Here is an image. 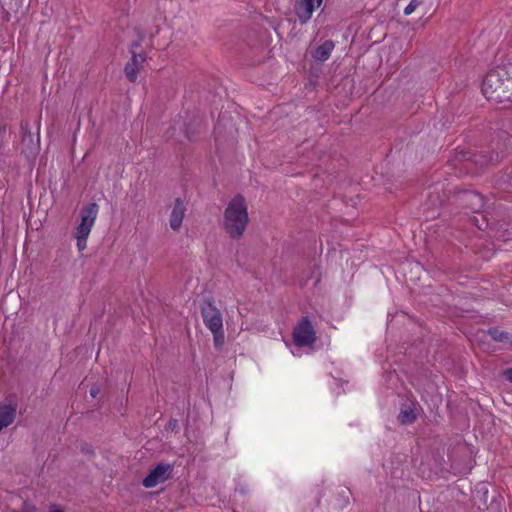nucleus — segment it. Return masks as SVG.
Returning <instances> with one entry per match:
<instances>
[{
  "mask_svg": "<svg viewBox=\"0 0 512 512\" xmlns=\"http://www.w3.org/2000/svg\"><path fill=\"white\" fill-rule=\"evenodd\" d=\"M481 90L488 101L503 105H512V77L504 67L490 70L484 77Z\"/></svg>",
  "mask_w": 512,
  "mask_h": 512,
  "instance_id": "f257e3e1",
  "label": "nucleus"
},
{
  "mask_svg": "<svg viewBox=\"0 0 512 512\" xmlns=\"http://www.w3.org/2000/svg\"><path fill=\"white\" fill-rule=\"evenodd\" d=\"M249 224L247 202L237 194L227 204L223 213V229L231 239H240Z\"/></svg>",
  "mask_w": 512,
  "mask_h": 512,
  "instance_id": "f03ea898",
  "label": "nucleus"
},
{
  "mask_svg": "<svg viewBox=\"0 0 512 512\" xmlns=\"http://www.w3.org/2000/svg\"><path fill=\"white\" fill-rule=\"evenodd\" d=\"M500 153L495 152L494 147L475 151L459 150L455 152L453 161L462 164L466 170H470L473 165L482 169L491 163L500 161Z\"/></svg>",
  "mask_w": 512,
  "mask_h": 512,
  "instance_id": "7ed1b4c3",
  "label": "nucleus"
},
{
  "mask_svg": "<svg viewBox=\"0 0 512 512\" xmlns=\"http://www.w3.org/2000/svg\"><path fill=\"white\" fill-rule=\"evenodd\" d=\"M98 210L99 206L95 202H92L81 209V222L75 231V238L77 240L76 245L79 251H83L87 246V238L95 223Z\"/></svg>",
  "mask_w": 512,
  "mask_h": 512,
  "instance_id": "20e7f679",
  "label": "nucleus"
},
{
  "mask_svg": "<svg viewBox=\"0 0 512 512\" xmlns=\"http://www.w3.org/2000/svg\"><path fill=\"white\" fill-rule=\"evenodd\" d=\"M293 342L298 347L311 346L316 341V332L308 316H304L293 329Z\"/></svg>",
  "mask_w": 512,
  "mask_h": 512,
  "instance_id": "39448f33",
  "label": "nucleus"
},
{
  "mask_svg": "<svg viewBox=\"0 0 512 512\" xmlns=\"http://www.w3.org/2000/svg\"><path fill=\"white\" fill-rule=\"evenodd\" d=\"M174 465L170 463H159L149 471L147 476L142 480L145 488H153L158 484L164 483L172 477Z\"/></svg>",
  "mask_w": 512,
  "mask_h": 512,
  "instance_id": "423d86ee",
  "label": "nucleus"
},
{
  "mask_svg": "<svg viewBox=\"0 0 512 512\" xmlns=\"http://www.w3.org/2000/svg\"><path fill=\"white\" fill-rule=\"evenodd\" d=\"M454 197L458 205L472 212H479L481 209L486 208L483 196L475 191L458 190L455 191Z\"/></svg>",
  "mask_w": 512,
  "mask_h": 512,
  "instance_id": "0eeeda50",
  "label": "nucleus"
},
{
  "mask_svg": "<svg viewBox=\"0 0 512 512\" xmlns=\"http://www.w3.org/2000/svg\"><path fill=\"white\" fill-rule=\"evenodd\" d=\"M201 316L205 326L209 330L216 331L223 327L222 314L209 299H205L201 304Z\"/></svg>",
  "mask_w": 512,
  "mask_h": 512,
  "instance_id": "6e6552de",
  "label": "nucleus"
},
{
  "mask_svg": "<svg viewBox=\"0 0 512 512\" xmlns=\"http://www.w3.org/2000/svg\"><path fill=\"white\" fill-rule=\"evenodd\" d=\"M131 58L124 67V73L126 78L134 83L137 81L139 70L143 67L146 61V53L143 51H131Z\"/></svg>",
  "mask_w": 512,
  "mask_h": 512,
  "instance_id": "1a4fd4ad",
  "label": "nucleus"
},
{
  "mask_svg": "<svg viewBox=\"0 0 512 512\" xmlns=\"http://www.w3.org/2000/svg\"><path fill=\"white\" fill-rule=\"evenodd\" d=\"M14 398V395H9L0 404V432L15 420L17 403L14 401Z\"/></svg>",
  "mask_w": 512,
  "mask_h": 512,
  "instance_id": "9d476101",
  "label": "nucleus"
},
{
  "mask_svg": "<svg viewBox=\"0 0 512 512\" xmlns=\"http://www.w3.org/2000/svg\"><path fill=\"white\" fill-rule=\"evenodd\" d=\"M323 0H299L295 12L301 24H306L312 17L316 7L322 4Z\"/></svg>",
  "mask_w": 512,
  "mask_h": 512,
  "instance_id": "9b49d317",
  "label": "nucleus"
},
{
  "mask_svg": "<svg viewBox=\"0 0 512 512\" xmlns=\"http://www.w3.org/2000/svg\"><path fill=\"white\" fill-rule=\"evenodd\" d=\"M476 215H474L471 220L473 224L480 230H486L493 226L496 223V218L493 216V214L489 211V206H486V208L481 209L479 212H474Z\"/></svg>",
  "mask_w": 512,
  "mask_h": 512,
  "instance_id": "f8f14e48",
  "label": "nucleus"
},
{
  "mask_svg": "<svg viewBox=\"0 0 512 512\" xmlns=\"http://www.w3.org/2000/svg\"><path fill=\"white\" fill-rule=\"evenodd\" d=\"M186 207L181 198H176L170 214L169 224L172 230L177 231L182 225Z\"/></svg>",
  "mask_w": 512,
  "mask_h": 512,
  "instance_id": "ddd939ff",
  "label": "nucleus"
},
{
  "mask_svg": "<svg viewBox=\"0 0 512 512\" xmlns=\"http://www.w3.org/2000/svg\"><path fill=\"white\" fill-rule=\"evenodd\" d=\"M494 183L498 189L512 192V164L495 175Z\"/></svg>",
  "mask_w": 512,
  "mask_h": 512,
  "instance_id": "4468645a",
  "label": "nucleus"
},
{
  "mask_svg": "<svg viewBox=\"0 0 512 512\" xmlns=\"http://www.w3.org/2000/svg\"><path fill=\"white\" fill-rule=\"evenodd\" d=\"M496 147L495 152H501L500 153V160L503 158V155L508 152L512 151V135H510L506 131H498L496 133Z\"/></svg>",
  "mask_w": 512,
  "mask_h": 512,
  "instance_id": "2eb2a0df",
  "label": "nucleus"
},
{
  "mask_svg": "<svg viewBox=\"0 0 512 512\" xmlns=\"http://www.w3.org/2000/svg\"><path fill=\"white\" fill-rule=\"evenodd\" d=\"M334 42L332 40H326L321 45L316 47L314 51L312 52V57L315 61L318 62H324L326 61L330 55L331 52L334 49Z\"/></svg>",
  "mask_w": 512,
  "mask_h": 512,
  "instance_id": "dca6fc26",
  "label": "nucleus"
},
{
  "mask_svg": "<svg viewBox=\"0 0 512 512\" xmlns=\"http://www.w3.org/2000/svg\"><path fill=\"white\" fill-rule=\"evenodd\" d=\"M417 420V414L415 409L411 406H405L401 409L398 415V421L402 425H410L413 424Z\"/></svg>",
  "mask_w": 512,
  "mask_h": 512,
  "instance_id": "f3484780",
  "label": "nucleus"
},
{
  "mask_svg": "<svg viewBox=\"0 0 512 512\" xmlns=\"http://www.w3.org/2000/svg\"><path fill=\"white\" fill-rule=\"evenodd\" d=\"M488 333L496 342H510L511 340V336L508 332L502 331L496 327L490 328Z\"/></svg>",
  "mask_w": 512,
  "mask_h": 512,
  "instance_id": "a211bd4d",
  "label": "nucleus"
},
{
  "mask_svg": "<svg viewBox=\"0 0 512 512\" xmlns=\"http://www.w3.org/2000/svg\"><path fill=\"white\" fill-rule=\"evenodd\" d=\"M134 34H135V39L132 41V43L130 44V47H129V52L131 51H134V50H137L138 51V48L141 47L142 45V42L144 41L145 39V34L142 32V30L138 27H135L134 28Z\"/></svg>",
  "mask_w": 512,
  "mask_h": 512,
  "instance_id": "6ab92c4d",
  "label": "nucleus"
},
{
  "mask_svg": "<svg viewBox=\"0 0 512 512\" xmlns=\"http://www.w3.org/2000/svg\"><path fill=\"white\" fill-rule=\"evenodd\" d=\"M213 334V341H214V346L215 348L219 349L223 346L224 344V331H223V327H221L220 330H210Z\"/></svg>",
  "mask_w": 512,
  "mask_h": 512,
  "instance_id": "aec40b11",
  "label": "nucleus"
},
{
  "mask_svg": "<svg viewBox=\"0 0 512 512\" xmlns=\"http://www.w3.org/2000/svg\"><path fill=\"white\" fill-rule=\"evenodd\" d=\"M20 128H21V134H22L23 141H26V139H29L31 141L32 134L30 132L29 124L27 122L26 123L22 122Z\"/></svg>",
  "mask_w": 512,
  "mask_h": 512,
  "instance_id": "412c9836",
  "label": "nucleus"
},
{
  "mask_svg": "<svg viewBox=\"0 0 512 512\" xmlns=\"http://www.w3.org/2000/svg\"><path fill=\"white\" fill-rule=\"evenodd\" d=\"M421 4L420 0H411L410 3L404 8V14L410 15Z\"/></svg>",
  "mask_w": 512,
  "mask_h": 512,
  "instance_id": "4be33fe9",
  "label": "nucleus"
},
{
  "mask_svg": "<svg viewBox=\"0 0 512 512\" xmlns=\"http://www.w3.org/2000/svg\"><path fill=\"white\" fill-rule=\"evenodd\" d=\"M35 511H36V507L34 504H32L28 501H24L22 503V506L20 509L13 510L12 512H35Z\"/></svg>",
  "mask_w": 512,
  "mask_h": 512,
  "instance_id": "5701e85b",
  "label": "nucleus"
},
{
  "mask_svg": "<svg viewBox=\"0 0 512 512\" xmlns=\"http://www.w3.org/2000/svg\"><path fill=\"white\" fill-rule=\"evenodd\" d=\"M165 429L166 430H170V431H174V432H178L179 430V422L177 419H174V418H171L166 426H165Z\"/></svg>",
  "mask_w": 512,
  "mask_h": 512,
  "instance_id": "b1692460",
  "label": "nucleus"
},
{
  "mask_svg": "<svg viewBox=\"0 0 512 512\" xmlns=\"http://www.w3.org/2000/svg\"><path fill=\"white\" fill-rule=\"evenodd\" d=\"M80 451L83 454L94 455V449H93L92 445H90L86 442H84L80 445Z\"/></svg>",
  "mask_w": 512,
  "mask_h": 512,
  "instance_id": "393cba45",
  "label": "nucleus"
},
{
  "mask_svg": "<svg viewBox=\"0 0 512 512\" xmlns=\"http://www.w3.org/2000/svg\"><path fill=\"white\" fill-rule=\"evenodd\" d=\"M505 379L512 383V368H507L503 371Z\"/></svg>",
  "mask_w": 512,
  "mask_h": 512,
  "instance_id": "a878e982",
  "label": "nucleus"
},
{
  "mask_svg": "<svg viewBox=\"0 0 512 512\" xmlns=\"http://www.w3.org/2000/svg\"><path fill=\"white\" fill-rule=\"evenodd\" d=\"M100 393V388L98 385H93L90 388V396L95 398Z\"/></svg>",
  "mask_w": 512,
  "mask_h": 512,
  "instance_id": "bb28decb",
  "label": "nucleus"
},
{
  "mask_svg": "<svg viewBox=\"0 0 512 512\" xmlns=\"http://www.w3.org/2000/svg\"><path fill=\"white\" fill-rule=\"evenodd\" d=\"M480 493L483 494V496L480 497V500H483L484 501V505L486 506V498L485 497H486V494H487V490H484V488H480V489L477 490V494H480Z\"/></svg>",
  "mask_w": 512,
  "mask_h": 512,
  "instance_id": "cd10ccee",
  "label": "nucleus"
},
{
  "mask_svg": "<svg viewBox=\"0 0 512 512\" xmlns=\"http://www.w3.org/2000/svg\"><path fill=\"white\" fill-rule=\"evenodd\" d=\"M480 493L483 494V496L480 497V500H483L484 501V505L486 506V498L485 497H486V494H487V490H484V488H480V489L477 490V494H480Z\"/></svg>",
  "mask_w": 512,
  "mask_h": 512,
  "instance_id": "c85d7f7f",
  "label": "nucleus"
},
{
  "mask_svg": "<svg viewBox=\"0 0 512 512\" xmlns=\"http://www.w3.org/2000/svg\"><path fill=\"white\" fill-rule=\"evenodd\" d=\"M48 512H64V511L57 509L55 505H52Z\"/></svg>",
  "mask_w": 512,
  "mask_h": 512,
  "instance_id": "c756f323",
  "label": "nucleus"
}]
</instances>
